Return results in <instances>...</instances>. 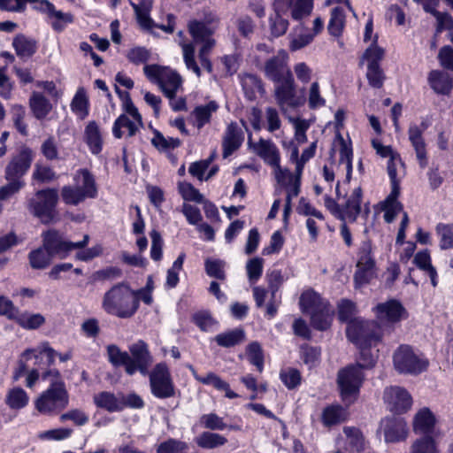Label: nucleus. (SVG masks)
Returning a JSON list of instances; mask_svg holds the SVG:
<instances>
[{
	"instance_id": "1",
	"label": "nucleus",
	"mask_w": 453,
	"mask_h": 453,
	"mask_svg": "<svg viewBox=\"0 0 453 453\" xmlns=\"http://www.w3.org/2000/svg\"><path fill=\"white\" fill-rule=\"evenodd\" d=\"M347 337L360 349L358 362L355 364L361 369L372 368L378 359V349H372L380 342V327L375 322L355 320L347 326Z\"/></svg>"
},
{
	"instance_id": "2",
	"label": "nucleus",
	"mask_w": 453,
	"mask_h": 453,
	"mask_svg": "<svg viewBox=\"0 0 453 453\" xmlns=\"http://www.w3.org/2000/svg\"><path fill=\"white\" fill-rule=\"evenodd\" d=\"M35 152L26 145L19 148L4 168V179L7 183L0 188V200H7L19 193L26 185L23 177L31 167Z\"/></svg>"
},
{
	"instance_id": "3",
	"label": "nucleus",
	"mask_w": 453,
	"mask_h": 453,
	"mask_svg": "<svg viewBox=\"0 0 453 453\" xmlns=\"http://www.w3.org/2000/svg\"><path fill=\"white\" fill-rule=\"evenodd\" d=\"M42 380L50 383L49 388L35 400V409L42 414L52 415L65 409L69 403V395L60 372L50 369L42 374Z\"/></svg>"
},
{
	"instance_id": "4",
	"label": "nucleus",
	"mask_w": 453,
	"mask_h": 453,
	"mask_svg": "<svg viewBox=\"0 0 453 453\" xmlns=\"http://www.w3.org/2000/svg\"><path fill=\"white\" fill-rule=\"evenodd\" d=\"M102 309L108 315L130 319L138 310V300L127 284L118 283L104 294Z\"/></svg>"
},
{
	"instance_id": "5",
	"label": "nucleus",
	"mask_w": 453,
	"mask_h": 453,
	"mask_svg": "<svg viewBox=\"0 0 453 453\" xmlns=\"http://www.w3.org/2000/svg\"><path fill=\"white\" fill-rule=\"evenodd\" d=\"M273 8L275 16L270 19V28L272 35L279 37L287 32L288 27V21L282 15L291 11L294 19H302L311 12L312 0H274Z\"/></svg>"
},
{
	"instance_id": "6",
	"label": "nucleus",
	"mask_w": 453,
	"mask_h": 453,
	"mask_svg": "<svg viewBox=\"0 0 453 453\" xmlns=\"http://www.w3.org/2000/svg\"><path fill=\"white\" fill-rule=\"evenodd\" d=\"M74 185L61 188L63 202L68 205H78L86 198H95L97 188L93 175L87 169L78 170L73 176Z\"/></svg>"
},
{
	"instance_id": "7",
	"label": "nucleus",
	"mask_w": 453,
	"mask_h": 453,
	"mask_svg": "<svg viewBox=\"0 0 453 453\" xmlns=\"http://www.w3.org/2000/svg\"><path fill=\"white\" fill-rule=\"evenodd\" d=\"M146 77L156 82L164 95L169 99L176 97L178 90L182 87V78L174 70L159 65H146L143 67Z\"/></svg>"
},
{
	"instance_id": "8",
	"label": "nucleus",
	"mask_w": 453,
	"mask_h": 453,
	"mask_svg": "<svg viewBox=\"0 0 453 453\" xmlns=\"http://www.w3.org/2000/svg\"><path fill=\"white\" fill-rule=\"evenodd\" d=\"M58 201V192L56 188H44L35 192L28 200L27 209L42 223L49 224L54 221L57 211L56 206Z\"/></svg>"
},
{
	"instance_id": "9",
	"label": "nucleus",
	"mask_w": 453,
	"mask_h": 453,
	"mask_svg": "<svg viewBox=\"0 0 453 453\" xmlns=\"http://www.w3.org/2000/svg\"><path fill=\"white\" fill-rule=\"evenodd\" d=\"M394 367L399 373L418 375L428 367V360L409 345H401L393 355Z\"/></svg>"
},
{
	"instance_id": "10",
	"label": "nucleus",
	"mask_w": 453,
	"mask_h": 453,
	"mask_svg": "<svg viewBox=\"0 0 453 453\" xmlns=\"http://www.w3.org/2000/svg\"><path fill=\"white\" fill-rule=\"evenodd\" d=\"M42 246L53 257L65 258L69 253L76 249L85 248L89 241V235L84 234L81 241H67L62 233L56 229H50L42 234Z\"/></svg>"
},
{
	"instance_id": "11",
	"label": "nucleus",
	"mask_w": 453,
	"mask_h": 453,
	"mask_svg": "<svg viewBox=\"0 0 453 453\" xmlns=\"http://www.w3.org/2000/svg\"><path fill=\"white\" fill-rule=\"evenodd\" d=\"M149 374L151 394L159 399L173 397L176 388L170 370L165 363H158Z\"/></svg>"
},
{
	"instance_id": "12",
	"label": "nucleus",
	"mask_w": 453,
	"mask_h": 453,
	"mask_svg": "<svg viewBox=\"0 0 453 453\" xmlns=\"http://www.w3.org/2000/svg\"><path fill=\"white\" fill-rule=\"evenodd\" d=\"M364 380L362 369L356 365H349L339 370L337 374V384L342 400L352 403L359 392Z\"/></svg>"
},
{
	"instance_id": "13",
	"label": "nucleus",
	"mask_w": 453,
	"mask_h": 453,
	"mask_svg": "<svg viewBox=\"0 0 453 453\" xmlns=\"http://www.w3.org/2000/svg\"><path fill=\"white\" fill-rule=\"evenodd\" d=\"M152 363L153 357L145 342L140 340L129 346V360L126 367L128 375H133L136 372L147 375Z\"/></svg>"
},
{
	"instance_id": "14",
	"label": "nucleus",
	"mask_w": 453,
	"mask_h": 453,
	"mask_svg": "<svg viewBox=\"0 0 453 453\" xmlns=\"http://www.w3.org/2000/svg\"><path fill=\"white\" fill-rule=\"evenodd\" d=\"M273 83L275 100L281 111H286L288 107L296 108L304 104V97L296 95L293 75Z\"/></svg>"
},
{
	"instance_id": "15",
	"label": "nucleus",
	"mask_w": 453,
	"mask_h": 453,
	"mask_svg": "<svg viewBox=\"0 0 453 453\" xmlns=\"http://www.w3.org/2000/svg\"><path fill=\"white\" fill-rule=\"evenodd\" d=\"M263 71L265 76L273 82L280 81L292 74L288 66V55L284 50L268 58L264 65Z\"/></svg>"
},
{
	"instance_id": "16",
	"label": "nucleus",
	"mask_w": 453,
	"mask_h": 453,
	"mask_svg": "<svg viewBox=\"0 0 453 453\" xmlns=\"http://www.w3.org/2000/svg\"><path fill=\"white\" fill-rule=\"evenodd\" d=\"M383 399L388 409L398 414L407 411L412 405L411 394L404 388L399 386L386 388Z\"/></svg>"
},
{
	"instance_id": "17",
	"label": "nucleus",
	"mask_w": 453,
	"mask_h": 453,
	"mask_svg": "<svg viewBox=\"0 0 453 453\" xmlns=\"http://www.w3.org/2000/svg\"><path fill=\"white\" fill-rule=\"evenodd\" d=\"M248 146L252 153L261 158L265 164L272 166L280 162V152L277 145L270 139L260 138L253 142L251 134L248 138Z\"/></svg>"
},
{
	"instance_id": "18",
	"label": "nucleus",
	"mask_w": 453,
	"mask_h": 453,
	"mask_svg": "<svg viewBox=\"0 0 453 453\" xmlns=\"http://www.w3.org/2000/svg\"><path fill=\"white\" fill-rule=\"evenodd\" d=\"M371 244L368 242L363 243L358 252L357 269L354 277L357 285L361 286L367 283L372 277L374 261L371 256Z\"/></svg>"
},
{
	"instance_id": "19",
	"label": "nucleus",
	"mask_w": 453,
	"mask_h": 453,
	"mask_svg": "<svg viewBox=\"0 0 453 453\" xmlns=\"http://www.w3.org/2000/svg\"><path fill=\"white\" fill-rule=\"evenodd\" d=\"M342 199L341 220L356 221L361 212L362 188L360 187L354 188L350 195L342 196Z\"/></svg>"
},
{
	"instance_id": "20",
	"label": "nucleus",
	"mask_w": 453,
	"mask_h": 453,
	"mask_svg": "<svg viewBox=\"0 0 453 453\" xmlns=\"http://www.w3.org/2000/svg\"><path fill=\"white\" fill-rule=\"evenodd\" d=\"M375 310L378 319L391 324L399 322L406 314L403 306L396 300L379 303Z\"/></svg>"
},
{
	"instance_id": "21",
	"label": "nucleus",
	"mask_w": 453,
	"mask_h": 453,
	"mask_svg": "<svg viewBox=\"0 0 453 453\" xmlns=\"http://www.w3.org/2000/svg\"><path fill=\"white\" fill-rule=\"evenodd\" d=\"M436 418L430 409L424 407L420 409L413 418V431L418 434L429 436L434 431Z\"/></svg>"
},
{
	"instance_id": "22",
	"label": "nucleus",
	"mask_w": 453,
	"mask_h": 453,
	"mask_svg": "<svg viewBox=\"0 0 453 453\" xmlns=\"http://www.w3.org/2000/svg\"><path fill=\"white\" fill-rule=\"evenodd\" d=\"M380 426L387 441H398L406 437V424L402 419L386 418L381 421Z\"/></svg>"
},
{
	"instance_id": "23",
	"label": "nucleus",
	"mask_w": 453,
	"mask_h": 453,
	"mask_svg": "<svg viewBox=\"0 0 453 453\" xmlns=\"http://www.w3.org/2000/svg\"><path fill=\"white\" fill-rule=\"evenodd\" d=\"M409 140L415 150L417 159L421 168H425L427 164V155L426 143L422 136V131L417 125H411L408 130Z\"/></svg>"
},
{
	"instance_id": "24",
	"label": "nucleus",
	"mask_w": 453,
	"mask_h": 453,
	"mask_svg": "<svg viewBox=\"0 0 453 453\" xmlns=\"http://www.w3.org/2000/svg\"><path fill=\"white\" fill-rule=\"evenodd\" d=\"M242 130L237 124H229L223 140V157L226 158L236 150L242 144Z\"/></svg>"
},
{
	"instance_id": "25",
	"label": "nucleus",
	"mask_w": 453,
	"mask_h": 453,
	"mask_svg": "<svg viewBox=\"0 0 453 453\" xmlns=\"http://www.w3.org/2000/svg\"><path fill=\"white\" fill-rule=\"evenodd\" d=\"M299 304L302 311L309 314L330 305L326 300L313 290L303 292L300 296Z\"/></svg>"
},
{
	"instance_id": "26",
	"label": "nucleus",
	"mask_w": 453,
	"mask_h": 453,
	"mask_svg": "<svg viewBox=\"0 0 453 453\" xmlns=\"http://www.w3.org/2000/svg\"><path fill=\"white\" fill-rule=\"evenodd\" d=\"M428 82L437 94L448 95L453 88V77L438 70L429 73Z\"/></svg>"
},
{
	"instance_id": "27",
	"label": "nucleus",
	"mask_w": 453,
	"mask_h": 453,
	"mask_svg": "<svg viewBox=\"0 0 453 453\" xmlns=\"http://www.w3.org/2000/svg\"><path fill=\"white\" fill-rule=\"evenodd\" d=\"M310 315L311 326L317 330L325 331L328 329L332 324L334 310L331 305H328L325 309H319Z\"/></svg>"
},
{
	"instance_id": "28",
	"label": "nucleus",
	"mask_w": 453,
	"mask_h": 453,
	"mask_svg": "<svg viewBox=\"0 0 453 453\" xmlns=\"http://www.w3.org/2000/svg\"><path fill=\"white\" fill-rule=\"evenodd\" d=\"M12 46L16 54L21 58H31L37 50L36 42L23 35H18L14 37Z\"/></svg>"
},
{
	"instance_id": "29",
	"label": "nucleus",
	"mask_w": 453,
	"mask_h": 453,
	"mask_svg": "<svg viewBox=\"0 0 453 453\" xmlns=\"http://www.w3.org/2000/svg\"><path fill=\"white\" fill-rule=\"evenodd\" d=\"M142 126V121L138 123L137 120H131L127 115L122 114L115 120L112 132L114 136L119 139L124 135L125 132L122 129L125 128L127 130V135L133 136Z\"/></svg>"
},
{
	"instance_id": "30",
	"label": "nucleus",
	"mask_w": 453,
	"mask_h": 453,
	"mask_svg": "<svg viewBox=\"0 0 453 453\" xmlns=\"http://www.w3.org/2000/svg\"><path fill=\"white\" fill-rule=\"evenodd\" d=\"M94 402L97 407L105 409L111 412L119 411L123 409L121 398L106 391L96 395L94 396Z\"/></svg>"
},
{
	"instance_id": "31",
	"label": "nucleus",
	"mask_w": 453,
	"mask_h": 453,
	"mask_svg": "<svg viewBox=\"0 0 453 453\" xmlns=\"http://www.w3.org/2000/svg\"><path fill=\"white\" fill-rule=\"evenodd\" d=\"M134 10L136 19L143 29H151L154 22L150 17V12L152 6L151 0H142L139 4H132Z\"/></svg>"
},
{
	"instance_id": "32",
	"label": "nucleus",
	"mask_w": 453,
	"mask_h": 453,
	"mask_svg": "<svg viewBox=\"0 0 453 453\" xmlns=\"http://www.w3.org/2000/svg\"><path fill=\"white\" fill-rule=\"evenodd\" d=\"M29 396L27 392L19 387H14L8 390L5 396V403L12 410H20L28 403Z\"/></svg>"
},
{
	"instance_id": "33",
	"label": "nucleus",
	"mask_w": 453,
	"mask_h": 453,
	"mask_svg": "<svg viewBox=\"0 0 453 453\" xmlns=\"http://www.w3.org/2000/svg\"><path fill=\"white\" fill-rule=\"evenodd\" d=\"M30 108L38 119H44L51 111L50 101L42 94L34 92L29 100Z\"/></svg>"
},
{
	"instance_id": "34",
	"label": "nucleus",
	"mask_w": 453,
	"mask_h": 453,
	"mask_svg": "<svg viewBox=\"0 0 453 453\" xmlns=\"http://www.w3.org/2000/svg\"><path fill=\"white\" fill-rule=\"evenodd\" d=\"M85 140L90 150L98 154L102 150V136L97 124L90 121L85 128Z\"/></svg>"
},
{
	"instance_id": "35",
	"label": "nucleus",
	"mask_w": 453,
	"mask_h": 453,
	"mask_svg": "<svg viewBox=\"0 0 453 453\" xmlns=\"http://www.w3.org/2000/svg\"><path fill=\"white\" fill-rule=\"evenodd\" d=\"M196 443L203 449H212L225 445L227 442L226 437L219 434L203 432L196 439Z\"/></svg>"
},
{
	"instance_id": "36",
	"label": "nucleus",
	"mask_w": 453,
	"mask_h": 453,
	"mask_svg": "<svg viewBox=\"0 0 453 453\" xmlns=\"http://www.w3.org/2000/svg\"><path fill=\"white\" fill-rule=\"evenodd\" d=\"M52 257L53 256L43 246L31 251L28 256L30 265L34 269L46 268L50 264Z\"/></svg>"
},
{
	"instance_id": "37",
	"label": "nucleus",
	"mask_w": 453,
	"mask_h": 453,
	"mask_svg": "<svg viewBox=\"0 0 453 453\" xmlns=\"http://www.w3.org/2000/svg\"><path fill=\"white\" fill-rule=\"evenodd\" d=\"M245 334L242 329H234L224 334H218L215 341L218 345L225 348L233 347L244 341Z\"/></svg>"
},
{
	"instance_id": "38",
	"label": "nucleus",
	"mask_w": 453,
	"mask_h": 453,
	"mask_svg": "<svg viewBox=\"0 0 453 453\" xmlns=\"http://www.w3.org/2000/svg\"><path fill=\"white\" fill-rule=\"evenodd\" d=\"M345 25V15L343 9L335 7L332 9L331 18L327 27L328 32L334 36H340Z\"/></svg>"
},
{
	"instance_id": "39",
	"label": "nucleus",
	"mask_w": 453,
	"mask_h": 453,
	"mask_svg": "<svg viewBox=\"0 0 453 453\" xmlns=\"http://www.w3.org/2000/svg\"><path fill=\"white\" fill-rule=\"evenodd\" d=\"M17 323L23 328L35 330L45 323V318L40 313H22L15 318Z\"/></svg>"
},
{
	"instance_id": "40",
	"label": "nucleus",
	"mask_w": 453,
	"mask_h": 453,
	"mask_svg": "<svg viewBox=\"0 0 453 453\" xmlns=\"http://www.w3.org/2000/svg\"><path fill=\"white\" fill-rule=\"evenodd\" d=\"M88 101L85 89L83 88H80L73 98L71 108L73 111H74L81 119H83L88 114Z\"/></svg>"
},
{
	"instance_id": "41",
	"label": "nucleus",
	"mask_w": 453,
	"mask_h": 453,
	"mask_svg": "<svg viewBox=\"0 0 453 453\" xmlns=\"http://www.w3.org/2000/svg\"><path fill=\"white\" fill-rule=\"evenodd\" d=\"M414 263L418 268L428 273L433 286L435 287L437 274L434 267L431 265L429 253L427 251L418 252L414 257Z\"/></svg>"
},
{
	"instance_id": "42",
	"label": "nucleus",
	"mask_w": 453,
	"mask_h": 453,
	"mask_svg": "<svg viewBox=\"0 0 453 453\" xmlns=\"http://www.w3.org/2000/svg\"><path fill=\"white\" fill-rule=\"evenodd\" d=\"M188 30L194 40L198 42V40H205L206 38H210L211 35L215 32V27L206 25L205 22L193 20L188 24Z\"/></svg>"
},
{
	"instance_id": "43",
	"label": "nucleus",
	"mask_w": 453,
	"mask_h": 453,
	"mask_svg": "<svg viewBox=\"0 0 453 453\" xmlns=\"http://www.w3.org/2000/svg\"><path fill=\"white\" fill-rule=\"evenodd\" d=\"M37 9L47 12L50 18L55 19L54 21H63L65 24L72 23L73 19L72 14L65 13L61 11L55 10L54 5L50 3L48 0H42L39 2V5L36 6Z\"/></svg>"
},
{
	"instance_id": "44",
	"label": "nucleus",
	"mask_w": 453,
	"mask_h": 453,
	"mask_svg": "<svg viewBox=\"0 0 453 453\" xmlns=\"http://www.w3.org/2000/svg\"><path fill=\"white\" fill-rule=\"evenodd\" d=\"M347 418V411L341 406H330L323 412V421L326 426L335 425L342 422Z\"/></svg>"
},
{
	"instance_id": "45",
	"label": "nucleus",
	"mask_w": 453,
	"mask_h": 453,
	"mask_svg": "<svg viewBox=\"0 0 453 453\" xmlns=\"http://www.w3.org/2000/svg\"><path fill=\"white\" fill-rule=\"evenodd\" d=\"M218 107L216 102L211 101L206 105L198 106L194 110L193 113L196 119L198 128L210 121L211 114L218 110Z\"/></svg>"
},
{
	"instance_id": "46",
	"label": "nucleus",
	"mask_w": 453,
	"mask_h": 453,
	"mask_svg": "<svg viewBox=\"0 0 453 453\" xmlns=\"http://www.w3.org/2000/svg\"><path fill=\"white\" fill-rule=\"evenodd\" d=\"M437 234L441 237L440 246L441 249H452L453 250V224L444 225L438 224L436 226ZM450 265L453 267V257L450 261Z\"/></svg>"
},
{
	"instance_id": "47",
	"label": "nucleus",
	"mask_w": 453,
	"mask_h": 453,
	"mask_svg": "<svg viewBox=\"0 0 453 453\" xmlns=\"http://www.w3.org/2000/svg\"><path fill=\"white\" fill-rule=\"evenodd\" d=\"M107 355L109 361L114 366H125L127 365L129 360V353L122 351L117 345L111 344L107 346Z\"/></svg>"
},
{
	"instance_id": "48",
	"label": "nucleus",
	"mask_w": 453,
	"mask_h": 453,
	"mask_svg": "<svg viewBox=\"0 0 453 453\" xmlns=\"http://www.w3.org/2000/svg\"><path fill=\"white\" fill-rule=\"evenodd\" d=\"M187 442L170 438L161 442L157 448V453H182L188 449Z\"/></svg>"
},
{
	"instance_id": "49",
	"label": "nucleus",
	"mask_w": 453,
	"mask_h": 453,
	"mask_svg": "<svg viewBox=\"0 0 453 453\" xmlns=\"http://www.w3.org/2000/svg\"><path fill=\"white\" fill-rule=\"evenodd\" d=\"M247 354L250 362L255 365L259 372L263 371L264 355L261 345L253 342L247 346Z\"/></svg>"
},
{
	"instance_id": "50",
	"label": "nucleus",
	"mask_w": 453,
	"mask_h": 453,
	"mask_svg": "<svg viewBox=\"0 0 453 453\" xmlns=\"http://www.w3.org/2000/svg\"><path fill=\"white\" fill-rule=\"evenodd\" d=\"M377 35L373 39L372 44L366 49L363 58L367 60V66L380 65V61L384 58V50L376 44Z\"/></svg>"
},
{
	"instance_id": "51",
	"label": "nucleus",
	"mask_w": 453,
	"mask_h": 453,
	"mask_svg": "<svg viewBox=\"0 0 453 453\" xmlns=\"http://www.w3.org/2000/svg\"><path fill=\"white\" fill-rule=\"evenodd\" d=\"M200 425L209 430H224L227 426L223 421V418L216 413H209L201 416Z\"/></svg>"
},
{
	"instance_id": "52",
	"label": "nucleus",
	"mask_w": 453,
	"mask_h": 453,
	"mask_svg": "<svg viewBox=\"0 0 453 453\" xmlns=\"http://www.w3.org/2000/svg\"><path fill=\"white\" fill-rule=\"evenodd\" d=\"M356 306L355 303L349 300L342 299L338 303V316L342 321H349L348 326L355 319L352 317L355 315ZM356 320H359L356 319Z\"/></svg>"
},
{
	"instance_id": "53",
	"label": "nucleus",
	"mask_w": 453,
	"mask_h": 453,
	"mask_svg": "<svg viewBox=\"0 0 453 453\" xmlns=\"http://www.w3.org/2000/svg\"><path fill=\"white\" fill-rule=\"evenodd\" d=\"M366 78L370 86L380 88L383 86L386 76L380 65H371L367 66Z\"/></svg>"
},
{
	"instance_id": "54",
	"label": "nucleus",
	"mask_w": 453,
	"mask_h": 453,
	"mask_svg": "<svg viewBox=\"0 0 453 453\" xmlns=\"http://www.w3.org/2000/svg\"><path fill=\"white\" fill-rule=\"evenodd\" d=\"M242 85L243 89L247 92L254 93L257 91L262 94L265 93V88L261 79L255 74H244L242 77Z\"/></svg>"
},
{
	"instance_id": "55",
	"label": "nucleus",
	"mask_w": 453,
	"mask_h": 453,
	"mask_svg": "<svg viewBox=\"0 0 453 453\" xmlns=\"http://www.w3.org/2000/svg\"><path fill=\"white\" fill-rule=\"evenodd\" d=\"M182 51L187 68L191 69L197 77H200L201 70L195 60V46L192 43H184Z\"/></svg>"
},
{
	"instance_id": "56",
	"label": "nucleus",
	"mask_w": 453,
	"mask_h": 453,
	"mask_svg": "<svg viewBox=\"0 0 453 453\" xmlns=\"http://www.w3.org/2000/svg\"><path fill=\"white\" fill-rule=\"evenodd\" d=\"M57 178L56 173L50 166L36 164L33 172V179L41 182H50Z\"/></svg>"
},
{
	"instance_id": "57",
	"label": "nucleus",
	"mask_w": 453,
	"mask_h": 453,
	"mask_svg": "<svg viewBox=\"0 0 453 453\" xmlns=\"http://www.w3.org/2000/svg\"><path fill=\"white\" fill-rule=\"evenodd\" d=\"M264 260L261 257H254L250 259L246 265V270L249 280L252 283L256 282L262 275Z\"/></svg>"
},
{
	"instance_id": "58",
	"label": "nucleus",
	"mask_w": 453,
	"mask_h": 453,
	"mask_svg": "<svg viewBox=\"0 0 453 453\" xmlns=\"http://www.w3.org/2000/svg\"><path fill=\"white\" fill-rule=\"evenodd\" d=\"M224 267V261L210 258L205 261V271L207 274L218 280H224L226 278Z\"/></svg>"
},
{
	"instance_id": "59",
	"label": "nucleus",
	"mask_w": 453,
	"mask_h": 453,
	"mask_svg": "<svg viewBox=\"0 0 453 453\" xmlns=\"http://www.w3.org/2000/svg\"><path fill=\"white\" fill-rule=\"evenodd\" d=\"M321 351L319 348L304 344L301 347V357L310 367L315 366L319 360Z\"/></svg>"
},
{
	"instance_id": "60",
	"label": "nucleus",
	"mask_w": 453,
	"mask_h": 453,
	"mask_svg": "<svg viewBox=\"0 0 453 453\" xmlns=\"http://www.w3.org/2000/svg\"><path fill=\"white\" fill-rule=\"evenodd\" d=\"M152 144L158 150H165L180 146V141L177 138L165 137L161 133L156 132L151 140Z\"/></svg>"
},
{
	"instance_id": "61",
	"label": "nucleus",
	"mask_w": 453,
	"mask_h": 453,
	"mask_svg": "<svg viewBox=\"0 0 453 453\" xmlns=\"http://www.w3.org/2000/svg\"><path fill=\"white\" fill-rule=\"evenodd\" d=\"M411 453H437L434 440L431 436L417 440L412 445Z\"/></svg>"
},
{
	"instance_id": "62",
	"label": "nucleus",
	"mask_w": 453,
	"mask_h": 453,
	"mask_svg": "<svg viewBox=\"0 0 453 453\" xmlns=\"http://www.w3.org/2000/svg\"><path fill=\"white\" fill-rule=\"evenodd\" d=\"M179 190L184 200L203 203V195L190 183L182 182L179 184Z\"/></svg>"
},
{
	"instance_id": "63",
	"label": "nucleus",
	"mask_w": 453,
	"mask_h": 453,
	"mask_svg": "<svg viewBox=\"0 0 453 453\" xmlns=\"http://www.w3.org/2000/svg\"><path fill=\"white\" fill-rule=\"evenodd\" d=\"M280 377L281 381L289 389L295 388L301 382V374L298 370L294 368H288L281 371Z\"/></svg>"
},
{
	"instance_id": "64",
	"label": "nucleus",
	"mask_w": 453,
	"mask_h": 453,
	"mask_svg": "<svg viewBox=\"0 0 453 453\" xmlns=\"http://www.w3.org/2000/svg\"><path fill=\"white\" fill-rule=\"evenodd\" d=\"M150 57V52L143 47H135L131 49L127 55V59L137 65L146 63Z\"/></svg>"
}]
</instances>
